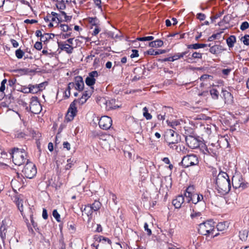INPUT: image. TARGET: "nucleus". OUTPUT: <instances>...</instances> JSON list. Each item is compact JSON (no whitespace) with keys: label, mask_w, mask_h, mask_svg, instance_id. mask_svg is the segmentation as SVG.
Instances as JSON below:
<instances>
[{"label":"nucleus","mask_w":249,"mask_h":249,"mask_svg":"<svg viewBox=\"0 0 249 249\" xmlns=\"http://www.w3.org/2000/svg\"><path fill=\"white\" fill-rule=\"evenodd\" d=\"M216 189L222 195L227 194L231 189L230 180L228 174L225 172H220L215 179Z\"/></svg>","instance_id":"nucleus-1"},{"label":"nucleus","mask_w":249,"mask_h":249,"mask_svg":"<svg viewBox=\"0 0 249 249\" xmlns=\"http://www.w3.org/2000/svg\"><path fill=\"white\" fill-rule=\"evenodd\" d=\"M10 155L12 158L13 162L18 166L30 162L27 159V154L23 149L14 148L11 150Z\"/></svg>","instance_id":"nucleus-2"},{"label":"nucleus","mask_w":249,"mask_h":249,"mask_svg":"<svg viewBox=\"0 0 249 249\" xmlns=\"http://www.w3.org/2000/svg\"><path fill=\"white\" fill-rule=\"evenodd\" d=\"M214 227V223L212 221L203 222L199 224L198 232L204 235H211L212 237L213 238L219 234L218 233H215Z\"/></svg>","instance_id":"nucleus-3"},{"label":"nucleus","mask_w":249,"mask_h":249,"mask_svg":"<svg viewBox=\"0 0 249 249\" xmlns=\"http://www.w3.org/2000/svg\"><path fill=\"white\" fill-rule=\"evenodd\" d=\"M37 170L35 165L32 162H27L22 170V174L24 177L31 179L36 175Z\"/></svg>","instance_id":"nucleus-4"},{"label":"nucleus","mask_w":249,"mask_h":249,"mask_svg":"<svg viewBox=\"0 0 249 249\" xmlns=\"http://www.w3.org/2000/svg\"><path fill=\"white\" fill-rule=\"evenodd\" d=\"M10 196L13 201L16 204L23 217L25 218V215L23 213V200L22 199V196L14 190V192L10 195Z\"/></svg>","instance_id":"nucleus-5"},{"label":"nucleus","mask_w":249,"mask_h":249,"mask_svg":"<svg viewBox=\"0 0 249 249\" xmlns=\"http://www.w3.org/2000/svg\"><path fill=\"white\" fill-rule=\"evenodd\" d=\"M199 163L198 157L195 154H190L184 156L181 163L184 168H188L191 166L196 165Z\"/></svg>","instance_id":"nucleus-6"},{"label":"nucleus","mask_w":249,"mask_h":249,"mask_svg":"<svg viewBox=\"0 0 249 249\" xmlns=\"http://www.w3.org/2000/svg\"><path fill=\"white\" fill-rule=\"evenodd\" d=\"M77 100H74L71 103L65 116V120L67 122H70L73 120L74 117L76 115L77 109L76 105L77 103Z\"/></svg>","instance_id":"nucleus-7"},{"label":"nucleus","mask_w":249,"mask_h":249,"mask_svg":"<svg viewBox=\"0 0 249 249\" xmlns=\"http://www.w3.org/2000/svg\"><path fill=\"white\" fill-rule=\"evenodd\" d=\"M232 184L233 188L244 189L247 187V184L243 182V178L240 174H235L232 178Z\"/></svg>","instance_id":"nucleus-8"},{"label":"nucleus","mask_w":249,"mask_h":249,"mask_svg":"<svg viewBox=\"0 0 249 249\" xmlns=\"http://www.w3.org/2000/svg\"><path fill=\"white\" fill-rule=\"evenodd\" d=\"M30 111L34 114H38L40 112L42 107L36 97H33L30 103Z\"/></svg>","instance_id":"nucleus-9"},{"label":"nucleus","mask_w":249,"mask_h":249,"mask_svg":"<svg viewBox=\"0 0 249 249\" xmlns=\"http://www.w3.org/2000/svg\"><path fill=\"white\" fill-rule=\"evenodd\" d=\"M84 87V83L81 76L75 77L74 82H71L69 84V89H71L74 88L76 90L82 91Z\"/></svg>","instance_id":"nucleus-10"},{"label":"nucleus","mask_w":249,"mask_h":249,"mask_svg":"<svg viewBox=\"0 0 249 249\" xmlns=\"http://www.w3.org/2000/svg\"><path fill=\"white\" fill-rule=\"evenodd\" d=\"M112 121L110 117L104 116L100 118L98 124L99 127L104 130H107L112 125Z\"/></svg>","instance_id":"nucleus-11"},{"label":"nucleus","mask_w":249,"mask_h":249,"mask_svg":"<svg viewBox=\"0 0 249 249\" xmlns=\"http://www.w3.org/2000/svg\"><path fill=\"white\" fill-rule=\"evenodd\" d=\"M185 141L188 146L192 149H196L199 146L200 141L193 136H187Z\"/></svg>","instance_id":"nucleus-12"},{"label":"nucleus","mask_w":249,"mask_h":249,"mask_svg":"<svg viewBox=\"0 0 249 249\" xmlns=\"http://www.w3.org/2000/svg\"><path fill=\"white\" fill-rule=\"evenodd\" d=\"M11 223V221L8 219H4L2 221V223L0 227V236L2 240L6 238L7 230L9 227V225Z\"/></svg>","instance_id":"nucleus-13"},{"label":"nucleus","mask_w":249,"mask_h":249,"mask_svg":"<svg viewBox=\"0 0 249 249\" xmlns=\"http://www.w3.org/2000/svg\"><path fill=\"white\" fill-rule=\"evenodd\" d=\"M98 73L97 71H92L89 73V76L86 78L85 83L86 84L90 86V88L92 87L95 83V78L98 76Z\"/></svg>","instance_id":"nucleus-14"},{"label":"nucleus","mask_w":249,"mask_h":249,"mask_svg":"<svg viewBox=\"0 0 249 249\" xmlns=\"http://www.w3.org/2000/svg\"><path fill=\"white\" fill-rule=\"evenodd\" d=\"M101 101L106 105V108L107 110L114 109L119 107V106L115 105V100L111 99L106 100L105 98H102Z\"/></svg>","instance_id":"nucleus-15"},{"label":"nucleus","mask_w":249,"mask_h":249,"mask_svg":"<svg viewBox=\"0 0 249 249\" xmlns=\"http://www.w3.org/2000/svg\"><path fill=\"white\" fill-rule=\"evenodd\" d=\"M58 44L59 48L61 50L66 52L69 54H71L73 52L74 47L72 45L64 42H58Z\"/></svg>","instance_id":"nucleus-16"},{"label":"nucleus","mask_w":249,"mask_h":249,"mask_svg":"<svg viewBox=\"0 0 249 249\" xmlns=\"http://www.w3.org/2000/svg\"><path fill=\"white\" fill-rule=\"evenodd\" d=\"M184 196L182 195H178L173 200L172 203L176 208H180L185 202Z\"/></svg>","instance_id":"nucleus-17"},{"label":"nucleus","mask_w":249,"mask_h":249,"mask_svg":"<svg viewBox=\"0 0 249 249\" xmlns=\"http://www.w3.org/2000/svg\"><path fill=\"white\" fill-rule=\"evenodd\" d=\"M222 97L224 99L225 103L229 104L232 103L233 97L231 94L227 90H222Z\"/></svg>","instance_id":"nucleus-18"},{"label":"nucleus","mask_w":249,"mask_h":249,"mask_svg":"<svg viewBox=\"0 0 249 249\" xmlns=\"http://www.w3.org/2000/svg\"><path fill=\"white\" fill-rule=\"evenodd\" d=\"M208 46L210 47V52L214 54H217L224 50L222 49V47L220 45L215 44L211 46V44H208Z\"/></svg>","instance_id":"nucleus-19"},{"label":"nucleus","mask_w":249,"mask_h":249,"mask_svg":"<svg viewBox=\"0 0 249 249\" xmlns=\"http://www.w3.org/2000/svg\"><path fill=\"white\" fill-rule=\"evenodd\" d=\"M173 133L172 131H169L168 133L167 143L169 147L173 150H175V147L177 146V144L178 142V139H174V140H171L170 137L172 136Z\"/></svg>","instance_id":"nucleus-20"},{"label":"nucleus","mask_w":249,"mask_h":249,"mask_svg":"<svg viewBox=\"0 0 249 249\" xmlns=\"http://www.w3.org/2000/svg\"><path fill=\"white\" fill-rule=\"evenodd\" d=\"M57 4V8L59 10H64L66 8V4L71 2V0H56Z\"/></svg>","instance_id":"nucleus-21"},{"label":"nucleus","mask_w":249,"mask_h":249,"mask_svg":"<svg viewBox=\"0 0 249 249\" xmlns=\"http://www.w3.org/2000/svg\"><path fill=\"white\" fill-rule=\"evenodd\" d=\"M82 212L83 213V215L85 214L89 217V220L91 219L93 211L89 205L85 206L84 209L82 210Z\"/></svg>","instance_id":"nucleus-22"},{"label":"nucleus","mask_w":249,"mask_h":249,"mask_svg":"<svg viewBox=\"0 0 249 249\" xmlns=\"http://www.w3.org/2000/svg\"><path fill=\"white\" fill-rule=\"evenodd\" d=\"M228 223L227 222H221L216 225L217 230L218 231H224L228 228Z\"/></svg>","instance_id":"nucleus-23"},{"label":"nucleus","mask_w":249,"mask_h":249,"mask_svg":"<svg viewBox=\"0 0 249 249\" xmlns=\"http://www.w3.org/2000/svg\"><path fill=\"white\" fill-rule=\"evenodd\" d=\"M207 46H208L207 44L196 43V44L188 45L187 46V48L188 49H198L199 48H205Z\"/></svg>","instance_id":"nucleus-24"},{"label":"nucleus","mask_w":249,"mask_h":249,"mask_svg":"<svg viewBox=\"0 0 249 249\" xmlns=\"http://www.w3.org/2000/svg\"><path fill=\"white\" fill-rule=\"evenodd\" d=\"M227 44L228 47L231 48L234 46V43L236 42V37L234 36H231L226 40Z\"/></svg>","instance_id":"nucleus-25"},{"label":"nucleus","mask_w":249,"mask_h":249,"mask_svg":"<svg viewBox=\"0 0 249 249\" xmlns=\"http://www.w3.org/2000/svg\"><path fill=\"white\" fill-rule=\"evenodd\" d=\"M163 45V41L160 39H157L149 42V46L151 47H160Z\"/></svg>","instance_id":"nucleus-26"},{"label":"nucleus","mask_w":249,"mask_h":249,"mask_svg":"<svg viewBox=\"0 0 249 249\" xmlns=\"http://www.w3.org/2000/svg\"><path fill=\"white\" fill-rule=\"evenodd\" d=\"M88 21L91 25V29H93L94 26L100 25V21L96 17L89 18Z\"/></svg>","instance_id":"nucleus-27"},{"label":"nucleus","mask_w":249,"mask_h":249,"mask_svg":"<svg viewBox=\"0 0 249 249\" xmlns=\"http://www.w3.org/2000/svg\"><path fill=\"white\" fill-rule=\"evenodd\" d=\"M248 233L249 231L248 230H242L239 231V237L242 241H245L248 238Z\"/></svg>","instance_id":"nucleus-28"},{"label":"nucleus","mask_w":249,"mask_h":249,"mask_svg":"<svg viewBox=\"0 0 249 249\" xmlns=\"http://www.w3.org/2000/svg\"><path fill=\"white\" fill-rule=\"evenodd\" d=\"M90 206L92 211H97L99 210L102 206V204L99 201L95 200L92 204L89 205Z\"/></svg>","instance_id":"nucleus-29"},{"label":"nucleus","mask_w":249,"mask_h":249,"mask_svg":"<svg viewBox=\"0 0 249 249\" xmlns=\"http://www.w3.org/2000/svg\"><path fill=\"white\" fill-rule=\"evenodd\" d=\"M231 16L229 15H225L222 20L218 23L219 26H223L225 24H228L231 20Z\"/></svg>","instance_id":"nucleus-30"},{"label":"nucleus","mask_w":249,"mask_h":249,"mask_svg":"<svg viewBox=\"0 0 249 249\" xmlns=\"http://www.w3.org/2000/svg\"><path fill=\"white\" fill-rule=\"evenodd\" d=\"M191 217L195 221H196L197 220L202 218L201 213L193 210Z\"/></svg>","instance_id":"nucleus-31"},{"label":"nucleus","mask_w":249,"mask_h":249,"mask_svg":"<svg viewBox=\"0 0 249 249\" xmlns=\"http://www.w3.org/2000/svg\"><path fill=\"white\" fill-rule=\"evenodd\" d=\"M203 199V196L201 195H199L195 193L194 196L193 197L191 201L193 203L196 204L198 202Z\"/></svg>","instance_id":"nucleus-32"},{"label":"nucleus","mask_w":249,"mask_h":249,"mask_svg":"<svg viewBox=\"0 0 249 249\" xmlns=\"http://www.w3.org/2000/svg\"><path fill=\"white\" fill-rule=\"evenodd\" d=\"M210 94L213 99H217L219 96V92L215 88H212L210 90Z\"/></svg>","instance_id":"nucleus-33"},{"label":"nucleus","mask_w":249,"mask_h":249,"mask_svg":"<svg viewBox=\"0 0 249 249\" xmlns=\"http://www.w3.org/2000/svg\"><path fill=\"white\" fill-rule=\"evenodd\" d=\"M36 35L37 37L40 36L41 37L40 39L42 41L45 42V40H42V39L45 37V39H47L49 37V34H45L44 35L42 34V32L40 30H37L36 32Z\"/></svg>","instance_id":"nucleus-34"},{"label":"nucleus","mask_w":249,"mask_h":249,"mask_svg":"<svg viewBox=\"0 0 249 249\" xmlns=\"http://www.w3.org/2000/svg\"><path fill=\"white\" fill-rule=\"evenodd\" d=\"M195 193L187 192L184 193V197H185L186 200L188 203L191 201L193 197L194 196Z\"/></svg>","instance_id":"nucleus-35"},{"label":"nucleus","mask_w":249,"mask_h":249,"mask_svg":"<svg viewBox=\"0 0 249 249\" xmlns=\"http://www.w3.org/2000/svg\"><path fill=\"white\" fill-rule=\"evenodd\" d=\"M170 123V126L175 130H178L179 129L180 124V121L178 120L173 121Z\"/></svg>","instance_id":"nucleus-36"},{"label":"nucleus","mask_w":249,"mask_h":249,"mask_svg":"<svg viewBox=\"0 0 249 249\" xmlns=\"http://www.w3.org/2000/svg\"><path fill=\"white\" fill-rule=\"evenodd\" d=\"M202 57V54L199 52H195L192 54L191 57H189V59L192 60L193 59H201Z\"/></svg>","instance_id":"nucleus-37"},{"label":"nucleus","mask_w":249,"mask_h":249,"mask_svg":"<svg viewBox=\"0 0 249 249\" xmlns=\"http://www.w3.org/2000/svg\"><path fill=\"white\" fill-rule=\"evenodd\" d=\"M169 131H172L173 133L172 134V136L171 137H170V139L171 140H174V139H178L177 137H178V134L177 133H176L174 130H172V129H169V130H168L166 133V138H165V140H166V142H167V137H168V133Z\"/></svg>","instance_id":"nucleus-38"},{"label":"nucleus","mask_w":249,"mask_h":249,"mask_svg":"<svg viewBox=\"0 0 249 249\" xmlns=\"http://www.w3.org/2000/svg\"><path fill=\"white\" fill-rule=\"evenodd\" d=\"M143 115L147 120H150L152 119V115L148 113V108L146 107L143 108Z\"/></svg>","instance_id":"nucleus-39"},{"label":"nucleus","mask_w":249,"mask_h":249,"mask_svg":"<svg viewBox=\"0 0 249 249\" xmlns=\"http://www.w3.org/2000/svg\"><path fill=\"white\" fill-rule=\"evenodd\" d=\"M29 87L30 89L31 93H36L39 91V87L37 86V85H29Z\"/></svg>","instance_id":"nucleus-40"},{"label":"nucleus","mask_w":249,"mask_h":249,"mask_svg":"<svg viewBox=\"0 0 249 249\" xmlns=\"http://www.w3.org/2000/svg\"><path fill=\"white\" fill-rule=\"evenodd\" d=\"M93 90V87H91L90 90L84 91L82 95V96L84 97V98H85L88 99V98H89L91 95Z\"/></svg>","instance_id":"nucleus-41"},{"label":"nucleus","mask_w":249,"mask_h":249,"mask_svg":"<svg viewBox=\"0 0 249 249\" xmlns=\"http://www.w3.org/2000/svg\"><path fill=\"white\" fill-rule=\"evenodd\" d=\"M15 54L16 57L18 59H21L22 58L24 54V52L20 49L17 50L15 52Z\"/></svg>","instance_id":"nucleus-42"},{"label":"nucleus","mask_w":249,"mask_h":249,"mask_svg":"<svg viewBox=\"0 0 249 249\" xmlns=\"http://www.w3.org/2000/svg\"><path fill=\"white\" fill-rule=\"evenodd\" d=\"M51 15L53 16H55V18H56L57 20L59 23L60 22H62L63 20V19L62 18L63 16L62 14H57L56 13H55L54 12H52Z\"/></svg>","instance_id":"nucleus-43"},{"label":"nucleus","mask_w":249,"mask_h":249,"mask_svg":"<svg viewBox=\"0 0 249 249\" xmlns=\"http://www.w3.org/2000/svg\"><path fill=\"white\" fill-rule=\"evenodd\" d=\"M241 40L243 42L244 45H249V35H245L244 36L241 37Z\"/></svg>","instance_id":"nucleus-44"},{"label":"nucleus","mask_w":249,"mask_h":249,"mask_svg":"<svg viewBox=\"0 0 249 249\" xmlns=\"http://www.w3.org/2000/svg\"><path fill=\"white\" fill-rule=\"evenodd\" d=\"M99 242L100 243H104V242H107L109 245L111 244V241L108 238L104 237L103 236H100L99 238Z\"/></svg>","instance_id":"nucleus-45"},{"label":"nucleus","mask_w":249,"mask_h":249,"mask_svg":"<svg viewBox=\"0 0 249 249\" xmlns=\"http://www.w3.org/2000/svg\"><path fill=\"white\" fill-rule=\"evenodd\" d=\"M59 25L60 27V29L63 32H67L69 30H71V29L68 26V25L64 24H60Z\"/></svg>","instance_id":"nucleus-46"},{"label":"nucleus","mask_w":249,"mask_h":249,"mask_svg":"<svg viewBox=\"0 0 249 249\" xmlns=\"http://www.w3.org/2000/svg\"><path fill=\"white\" fill-rule=\"evenodd\" d=\"M224 14V11H222L221 12H220L219 13L215 14L213 16H212L211 17V19L212 21L213 22L215 19H217L218 18L221 17L222 15Z\"/></svg>","instance_id":"nucleus-47"},{"label":"nucleus","mask_w":249,"mask_h":249,"mask_svg":"<svg viewBox=\"0 0 249 249\" xmlns=\"http://www.w3.org/2000/svg\"><path fill=\"white\" fill-rule=\"evenodd\" d=\"M53 215L57 222L60 221V215L56 210H53Z\"/></svg>","instance_id":"nucleus-48"},{"label":"nucleus","mask_w":249,"mask_h":249,"mask_svg":"<svg viewBox=\"0 0 249 249\" xmlns=\"http://www.w3.org/2000/svg\"><path fill=\"white\" fill-rule=\"evenodd\" d=\"M30 217L31 222L33 226L34 227V228H36L37 227V224L34 220V219H33V212H32V210L31 209H30Z\"/></svg>","instance_id":"nucleus-49"},{"label":"nucleus","mask_w":249,"mask_h":249,"mask_svg":"<svg viewBox=\"0 0 249 249\" xmlns=\"http://www.w3.org/2000/svg\"><path fill=\"white\" fill-rule=\"evenodd\" d=\"M68 163L65 166L66 170H69L73 165V160L69 159L67 160Z\"/></svg>","instance_id":"nucleus-50"},{"label":"nucleus","mask_w":249,"mask_h":249,"mask_svg":"<svg viewBox=\"0 0 249 249\" xmlns=\"http://www.w3.org/2000/svg\"><path fill=\"white\" fill-rule=\"evenodd\" d=\"M249 27V24L247 21H244L242 23L241 25H240V29L242 31H244L247 29H248Z\"/></svg>","instance_id":"nucleus-51"},{"label":"nucleus","mask_w":249,"mask_h":249,"mask_svg":"<svg viewBox=\"0 0 249 249\" xmlns=\"http://www.w3.org/2000/svg\"><path fill=\"white\" fill-rule=\"evenodd\" d=\"M61 13L62 15L64 17L63 20L65 21H70L71 19V16H67L66 13L64 11H61Z\"/></svg>","instance_id":"nucleus-52"},{"label":"nucleus","mask_w":249,"mask_h":249,"mask_svg":"<svg viewBox=\"0 0 249 249\" xmlns=\"http://www.w3.org/2000/svg\"><path fill=\"white\" fill-rule=\"evenodd\" d=\"M7 82V80L6 79H3L1 82V85L0 87V92H4V91L5 89V85Z\"/></svg>","instance_id":"nucleus-53"},{"label":"nucleus","mask_w":249,"mask_h":249,"mask_svg":"<svg viewBox=\"0 0 249 249\" xmlns=\"http://www.w3.org/2000/svg\"><path fill=\"white\" fill-rule=\"evenodd\" d=\"M156 50H154L153 49H150L147 50L146 53L148 55H158V53H156Z\"/></svg>","instance_id":"nucleus-54"},{"label":"nucleus","mask_w":249,"mask_h":249,"mask_svg":"<svg viewBox=\"0 0 249 249\" xmlns=\"http://www.w3.org/2000/svg\"><path fill=\"white\" fill-rule=\"evenodd\" d=\"M93 28H94V30L93 31V33H92V35H94V36H96L101 31L100 25H97V26H94Z\"/></svg>","instance_id":"nucleus-55"},{"label":"nucleus","mask_w":249,"mask_h":249,"mask_svg":"<svg viewBox=\"0 0 249 249\" xmlns=\"http://www.w3.org/2000/svg\"><path fill=\"white\" fill-rule=\"evenodd\" d=\"M51 21L55 24V27L59 26V22L57 20L55 16H53L51 15Z\"/></svg>","instance_id":"nucleus-56"},{"label":"nucleus","mask_w":249,"mask_h":249,"mask_svg":"<svg viewBox=\"0 0 249 249\" xmlns=\"http://www.w3.org/2000/svg\"><path fill=\"white\" fill-rule=\"evenodd\" d=\"M222 33H223V31L221 32L220 33H217V34H213L212 36H210L208 38V41H212L213 40L217 38V36H219L220 35V34Z\"/></svg>","instance_id":"nucleus-57"},{"label":"nucleus","mask_w":249,"mask_h":249,"mask_svg":"<svg viewBox=\"0 0 249 249\" xmlns=\"http://www.w3.org/2000/svg\"><path fill=\"white\" fill-rule=\"evenodd\" d=\"M21 91L25 93H31L30 89L29 86L28 87H26V86L22 87Z\"/></svg>","instance_id":"nucleus-58"},{"label":"nucleus","mask_w":249,"mask_h":249,"mask_svg":"<svg viewBox=\"0 0 249 249\" xmlns=\"http://www.w3.org/2000/svg\"><path fill=\"white\" fill-rule=\"evenodd\" d=\"M144 230L147 232V234L148 235H150L152 234L151 230L148 228V225L147 223H145L144 225Z\"/></svg>","instance_id":"nucleus-59"},{"label":"nucleus","mask_w":249,"mask_h":249,"mask_svg":"<svg viewBox=\"0 0 249 249\" xmlns=\"http://www.w3.org/2000/svg\"><path fill=\"white\" fill-rule=\"evenodd\" d=\"M196 18L201 21L204 20L206 18V16L203 13H198L196 15Z\"/></svg>","instance_id":"nucleus-60"},{"label":"nucleus","mask_w":249,"mask_h":249,"mask_svg":"<svg viewBox=\"0 0 249 249\" xmlns=\"http://www.w3.org/2000/svg\"><path fill=\"white\" fill-rule=\"evenodd\" d=\"M132 54L130 55V57L133 58L139 56L138 51L137 50L133 49L132 50Z\"/></svg>","instance_id":"nucleus-61"},{"label":"nucleus","mask_w":249,"mask_h":249,"mask_svg":"<svg viewBox=\"0 0 249 249\" xmlns=\"http://www.w3.org/2000/svg\"><path fill=\"white\" fill-rule=\"evenodd\" d=\"M34 47L37 50H40L42 48V43L40 42H36L34 45Z\"/></svg>","instance_id":"nucleus-62"},{"label":"nucleus","mask_w":249,"mask_h":249,"mask_svg":"<svg viewBox=\"0 0 249 249\" xmlns=\"http://www.w3.org/2000/svg\"><path fill=\"white\" fill-rule=\"evenodd\" d=\"M71 89H69V85H68L67 89L65 91V92H64V96L65 97V98H68L70 97V95H71V91H70Z\"/></svg>","instance_id":"nucleus-63"},{"label":"nucleus","mask_w":249,"mask_h":249,"mask_svg":"<svg viewBox=\"0 0 249 249\" xmlns=\"http://www.w3.org/2000/svg\"><path fill=\"white\" fill-rule=\"evenodd\" d=\"M110 195L111 196L112 200L115 205L117 204L118 201H117V197L114 194L110 192Z\"/></svg>","instance_id":"nucleus-64"}]
</instances>
